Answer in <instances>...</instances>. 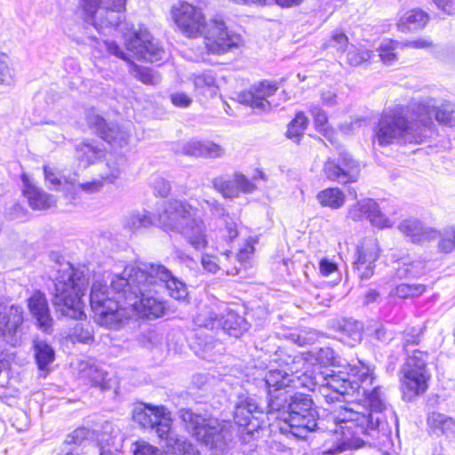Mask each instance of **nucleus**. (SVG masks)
I'll use <instances>...</instances> for the list:
<instances>
[{
	"label": "nucleus",
	"instance_id": "c9c22d12",
	"mask_svg": "<svg viewBox=\"0 0 455 455\" xmlns=\"http://www.w3.org/2000/svg\"><path fill=\"white\" fill-rule=\"evenodd\" d=\"M212 188L220 193L225 198L237 197V189L235 178L230 175L224 174L215 177L212 180Z\"/></svg>",
	"mask_w": 455,
	"mask_h": 455
},
{
	"label": "nucleus",
	"instance_id": "5fc2aeb1",
	"mask_svg": "<svg viewBox=\"0 0 455 455\" xmlns=\"http://www.w3.org/2000/svg\"><path fill=\"white\" fill-rule=\"evenodd\" d=\"M44 173L45 180L50 184V188L54 190H60L63 187V189L66 188V185L68 184L66 182L64 185L61 182V180L57 177L52 170H51L47 166H44Z\"/></svg>",
	"mask_w": 455,
	"mask_h": 455
},
{
	"label": "nucleus",
	"instance_id": "f8f14e48",
	"mask_svg": "<svg viewBox=\"0 0 455 455\" xmlns=\"http://www.w3.org/2000/svg\"><path fill=\"white\" fill-rule=\"evenodd\" d=\"M263 404L255 396L239 395L235 403L233 418L235 425L244 427L247 433H252L261 427L264 415L272 418L268 406V391Z\"/></svg>",
	"mask_w": 455,
	"mask_h": 455
},
{
	"label": "nucleus",
	"instance_id": "1a4fd4ad",
	"mask_svg": "<svg viewBox=\"0 0 455 455\" xmlns=\"http://www.w3.org/2000/svg\"><path fill=\"white\" fill-rule=\"evenodd\" d=\"M420 332L406 331L403 339L404 351L411 355L408 356L404 375L401 380L403 399L407 402L413 401L423 395L427 390V352L413 348L420 341Z\"/></svg>",
	"mask_w": 455,
	"mask_h": 455
},
{
	"label": "nucleus",
	"instance_id": "72a5a7b5",
	"mask_svg": "<svg viewBox=\"0 0 455 455\" xmlns=\"http://www.w3.org/2000/svg\"><path fill=\"white\" fill-rule=\"evenodd\" d=\"M317 200L323 206L339 209L345 203V195L338 188H329L317 194Z\"/></svg>",
	"mask_w": 455,
	"mask_h": 455
},
{
	"label": "nucleus",
	"instance_id": "6e6d98bb",
	"mask_svg": "<svg viewBox=\"0 0 455 455\" xmlns=\"http://www.w3.org/2000/svg\"><path fill=\"white\" fill-rule=\"evenodd\" d=\"M104 44L106 46L107 51L110 54H112L121 60H124L125 61H128V62L131 61L129 54L126 53L116 42L111 41V40H107L104 42Z\"/></svg>",
	"mask_w": 455,
	"mask_h": 455
},
{
	"label": "nucleus",
	"instance_id": "20e7f679",
	"mask_svg": "<svg viewBox=\"0 0 455 455\" xmlns=\"http://www.w3.org/2000/svg\"><path fill=\"white\" fill-rule=\"evenodd\" d=\"M172 14L176 25L185 36H204L206 47L212 53L224 54L238 45L239 38L229 33L223 20L214 19L206 23L202 11L196 6L182 2Z\"/></svg>",
	"mask_w": 455,
	"mask_h": 455
},
{
	"label": "nucleus",
	"instance_id": "774afa93",
	"mask_svg": "<svg viewBox=\"0 0 455 455\" xmlns=\"http://www.w3.org/2000/svg\"><path fill=\"white\" fill-rule=\"evenodd\" d=\"M321 99L325 106L332 107L336 104L337 95L331 91H326L322 92Z\"/></svg>",
	"mask_w": 455,
	"mask_h": 455
},
{
	"label": "nucleus",
	"instance_id": "37998d69",
	"mask_svg": "<svg viewBox=\"0 0 455 455\" xmlns=\"http://www.w3.org/2000/svg\"><path fill=\"white\" fill-rule=\"evenodd\" d=\"M432 424L435 428H440L446 435H455V420L442 414H432Z\"/></svg>",
	"mask_w": 455,
	"mask_h": 455
},
{
	"label": "nucleus",
	"instance_id": "2eb2a0df",
	"mask_svg": "<svg viewBox=\"0 0 455 455\" xmlns=\"http://www.w3.org/2000/svg\"><path fill=\"white\" fill-rule=\"evenodd\" d=\"M87 122L91 128L112 148H123L128 145L129 132L118 124L110 123L100 115L89 114Z\"/></svg>",
	"mask_w": 455,
	"mask_h": 455
},
{
	"label": "nucleus",
	"instance_id": "0e129e2a",
	"mask_svg": "<svg viewBox=\"0 0 455 455\" xmlns=\"http://www.w3.org/2000/svg\"><path fill=\"white\" fill-rule=\"evenodd\" d=\"M155 190L160 196L165 197L168 196L171 190V185L167 180L164 179H158L155 182Z\"/></svg>",
	"mask_w": 455,
	"mask_h": 455
},
{
	"label": "nucleus",
	"instance_id": "a19ab883",
	"mask_svg": "<svg viewBox=\"0 0 455 455\" xmlns=\"http://www.w3.org/2000/svg\"><path fill=\"white\" fill-rule=\"evenodd\" d=\"M15 82V71L11 67L10 58L0 52V84L11 86Z\"/></svg>",
	"mask_w": 455,
	"mask_h": 455
},
{
	"label": "nucleus",
	"instance_id": "79ce46f5",
	"mask_svg": "<svg viewBox=\"0 0 455 455\" xmlns=\"http://www.w3.org/2000/svg\"><path fill=\"white\" fill-rule=\"evenodd\" d=\"M426 290V286L424 284H409V283H401L398 284L394 291H392V294L397 296L401 299H407L410 297H415L422 294Z\"/></svg>",
	"mask_w": 455,
	"mask_h": 455
},
{
	"label": "nucleus",
	"instance_id": "6ab92c4d",
	"mask_svg": "<svg viewBox=\"0 0 455 455\" xmlns=\"http://www.w3.org/2000/svg\"><path fill=\"white\" fill-rule=\"evenodd\" d=\"M348 218L355 221L368 220L373 226L386 228L389 220L381 212L378 203L371 198L357 202L350 207Z\"/></svg>",
	"mask_w": 455,
	"mask_h": 455
},
{
	"label": "nucleus",
	"instance_id": "864d4df0",
	"mask_svg": "<svg viewBox=\"0 0 455 455\" xmlns=\"http://www.w3.org/2000/svg\"><path fill=\"white\" fill-rule=\"evenodd\" d=\"M235 181L237 189V196L240 192L251 193L255 189V185L242 173L235 174Z\"/></svg>",
	"mask_w": 455,
	"mask_h": 455
},
{
	"label": "nucleus",
	"instance_id": "69168bd1",
	"mask_svg": "<svg viewBox=\"0 0 455 455\" xmlns=\"http://www.w3.org/2000/svg\"><path fill=\"white\" fill-rule=\"evenodd\" d=\"M380 299V293L376 289H369L363 298V304L368 306L378 303Z\"/></svg>",
	"mask_w": 455,
	"mask_h": 455
},
{
	"label": "nucleus",
	"instance_id": "603ef678",
	"mask_svg": "<svg viewBox=\"0 0 455 455\" xmlns=\"http://www.w3.org/2000/svg\"><path fill=\"white\" fill-rule=\"evenodd\" d=\"M310 113L313 116L315 128L318 131L323 130L328 121L327 114L325 111L323 110L319 106H312L310 108Z\"/></svg>",
	"mask_w": 455,
	"mask_h": 455
},
{
	"label": "nucleus",
	"instance_id": "c03bdc74",
	"mask_svg": "<svg viewBox=\"0 0 455 455\" xmlns=\"http://www.w3.org/2000/svg\"><path fill=\"white\" fill-rule=\"evenodd\" d=\"M132 73L136 79L145 84L154 85L159 82L158 76L155 74L154 70L149 68L134 64Z\"/></svg>",
	"mask_w": 455,
	"mask_h": 455
},
{
	"label": "nucleus",
	"instance_id": "f704fd0d",
	"mask_svg": "<svg viewBox=\"0 0 455 455\" xmlns=\"http://www.w3.org/2000/svg\"><path fill=\"white\" fill-rule=\"evenodd\" d=\"M196 90L200 93L212 97L217 93L218 87L216 80L212 71H205L197 74L194 77Z\"/></svg>",
	"mask_w": 455,
	"mask_h": 455
},
{
	"label": "nucleus",
	"instance_id": "c85d7f7f",
	"mask_svg": "<svg viewBox=\"0 0 455 455\" xmlns=\"http://www.w3.org/2000/svg\"><path fill=\"white\" fill-rule=\"evenodd\" d=\"M399 230L410 237L412 243H419L426 237L423 223L416 218H408L399 223Z\"/></svg>",
	"mask_w": 455,
	"mask_h": 455
},
{
	"label": "nucleus",
	"instance_id": "0eeeda50",
	"mask_svg": "<svg viewBox=\"0 0 455 455\" xmlns=\"http://www.w3.org/2000/svg\"><path fill=\"white\" fill-rule=\"evenodd\" d=\"M158 220L162 228L182 235L195 250L202 251L207 246L205 225L196 215V210L186 202H165L158 214Z\"/></svg>",
	"mask_w": 455,
	"mask_h": 455
},
{
	"label": "nucleus",
	"instance_id": "f257e3e1",
	"mask_svg": "<svg viewBox=\"0 0 455 455\" xmlns=\"http://www.w3.org/2000/svg\"><path fill=\"white\" fill-rule=\"evenodd\" d=\"M374 380L373 370L361 361L358 364H348L343 370L332 371L326 376L323 387L331 390V393L323 394L327 403L339 401L341 397L344 400L363 397L369 408L358 411L344 407L330 416L335 425L331 431L340 432L342 440L323 450V455H337L363 446L383 449L390 443L392 429L384 418L388 412L395 426L398 419L395 412L388 409L380 387L370 388Z\"/></svg>",
	"mask_w": 455,
	"mask_h": 455
},
{
	"label": "nucleus",
	"instance_id": "ea45409f",
	"mask_svg": "<svg viewBox=\"0 0 455 455\" xmlns=\"http://www.w3.org/2000/svg\"><path fill=\"white\" fill-rule=\"evenodd\" d=\"M102 187V183L99 180H93L90 182L84 183H70L66 185V193L67 197L70 201H75L76 199V195L78 191H84L85 193H92L95 191H99Z\"/></svg>",
	"mask_w": 455,
	"mask_h": 455
},
{
	"label": "nucleus",
	"instance_id": "7ed1b4c3",
	"mask_svg": "<svg viewBox=\"0 0 455 455\" xmlns=\"http://www.w3.org/2000/svg\"><path fill=\"white\" fill-rule=\"evenodd\" d=\"M273 361L279 368L268 370L259 383L268 391V410L272 419L279 420V431L285 436L306 439L312 432L322 430L323 420L319 419L317 406L311 395L294 392V388L305 387L314 390L317 385L322 387L323 395L331 393L320 383L316 376L301 371L306 360L298 352L289 354L279 348L274 354Z\"/></svg>",
	"mask_w": 455,
	"mask_h": 455
},
{
	"label": "nucleus",
	"instance_id": "e433bc0d",
	"mask_svg": "<svg viewBox=\"0 0 455 455\" xmlns=\"http://www.w3.org/2000/svg\"><path fill=\"white\" fill-rule=\"evenodd\" d=\"M308 124V118L305 116L304 112L299 111L295 115V117L289 123L286 131L288 139L296 143L300 141L303 137L304 131Z\"/></svg>",
	"mask_w": 455,
	"mask_h": 455
},
{
	"label": "nucleus",
	"instance_id": "338daca9",
	"mask_svg": "<svg viewBox=\"0 0 455 455\" xmlns=\"http://www.w3.org/2000/svg\"><path fill=\"white\" fill-rule=\"evenodd\" d=\"M319 357L325 359L328 363H333L336 359L335 352L331 347L321 348L319 351Z\"/></svg>",
	"mask_w": 455,
	"mask_h": 455
},
{
	"label": "nucleus",
	"instance_id": "412c9836",
	"mask_svg": "<svg viewBox=\"0 0 455 455\" xmlns=\"http://www.w3.org/2000/svg\"><path fill=\"white\" fill-rule=\"evenodd\" d=\"M181 153L189 156L215 159L224 156L225 149L211 140H190L182 145Z\"/></svg>",
	"mask_w": 455,
	"mask_h": 455
},
{
	"label": "nucleus",
	"instance_id": "39448f33",
	"mask_svg": "<svg viewBox=\"0 0 455 455\" xmlns=\"http://www.w3.org/2000/svg\"><path fill=\"white\" fill-rule=\"evenodd\" d=\"M180 417L186 430L214 455H225L233 448L237 433L230 421L207 418L191 409H181Z\"/></svg>",
	"mask_w": 455,
	"mask_h": 455
},
{
	"label": "nucleus",
	"instance_id": "4d7b16f0",
	"mask_svg": "<svg viewBox=\"0 0 455 455\" xmlns=\"http://www.w3.org/2000/svg\"><path fill=\"white\" fill-rule=\"evenodd\" d=\"M134 455H163L161 451L153 445L141 443L137 445Z\"/></svg>",
	"mask_w": 455,
	"mask_h": 455
},
{
	"label": "nucleus",
	"instance_id": "6e6552de",
	"mask_svg": "<svg viewBox=\"0 0 455 455\" xmlns=\"http://www.w3.org/2000/svg\"><path fill=\"white\" fill-rule=\"evenodd\" d=\"M410 108H396L384 112L374 127V136L380 147L397 143H419L423 140L422 132L427 128V114L420 113L415 118H409Z\"/></svg>",
	"mask_w": 455,
	"mask_h": 455
},
{
	"label": "nucleus",
	"instance_id": "bb28decb",
	"mask_svg": "<svg viewBox=\"0 0 455 455\" xmlns=\"http://www.w3.org/2000/svg\"><path fill=\"white\" fill-rule=\"evenodd\" d=\"M434 113L435 120L443 124L455 126V105L451 102H443L440 106L435 101L428 99V115Z\"/></svg>",
	"mask_w": 455,
	"mask_h": 455
},
{
	"label": "nucleus",
	"instance_id": "09e8293b",
	"mask_svg": "<svg viewBox=\"0 0 455 455\" xmlns=\"http://www.w3.org/2000/svg\"><path fill=\"white\" fill-rule=\"evenodd\" d=\"M222 220L225 223V228L220 230V232H222V236L227 242H233L239 234L237 230V223L229 214L228 218H223Z\"/></svg>",
	"mask_w": 455,
	"mask_h": 455
},
{
	"label": "nucleus",
	"instance_id": "3c124183",
	"mask_svg": "<svg viewBox=\"0 0 455 455\" xmlns=\"http://www.w3.org/2000/svg\"><path fill=\"white\" fill-rule=\"evenodd\" d=\"M73 338L80 343L89 344L93 341V336L89 328H84L82 323H76L73 329Z\"/></svg>",
	"mask_w": 455,
	"mask_h": 455
},
{
	"label": "nucleus",
	"instance_id": "13d9d810",
	"mask_svg": "<svg viewBox=\"0 0 455 455\" xmlns=\"http://www.w3.org/2000/svg\"><path fill=\"white\" fill-rule=\"evenodd\" d=\"M172 103L179 108H188L192 100L184 92H176L171 95Z\"/></svg>",
	"mask_w": 455,
	"mask_h": 455
},
{
	"label": "nucleus",
	"instance_id": "dca6fc26",
	"mask_svg": "<svg viewBox=\"0 0 455 455\" xmlns=\"http://www.w3.org/2000/svg\"><path fill=\"white\" fill-rule=\"evenodd\" d=\"M23 323V311L19 306L6 308L0 304V339L12 347H16L20 339V326Z\"/></svg>",
	"mask_w": 455,
	"mask_h": 455
},
{
	"label": "nucleus",
	"instance_id": "9d476101",
	"mask_svg": "<svg viewBox=\"0 0 455 455\" xmlns=\"http://www.w3.org/2000/svg\"><path fill=\"white\" fill-rule=\"evenodd\" d=\"M80 5L89 22L102 34L107 29L122 26L126 0H80Z\"/></svg>",
	"mask_w": 455,
	"mask_h": 455
},
{
	"label": "nucleus",
	"instance_id": "aec40b11",
	"mask_svg": "<svg viewBox=\"0 0 455 455\" xmlns=\"http://www.w3.org/2000/svg\"><path fill=\"white\" fill-rule=\"evenodd\" d=\"M28 307L39 330L50 333L52 329L53 319L46 296L41 291H35L27 299Z\"/></svg>",
	"mask_w": 455,
	"mask_h": 455
},
{
	"label": "nucleus",
	"instance_id": "b1692460",
	"mask_svg": "<svg viewBox=\"0 0 455 455\" xmlns=\"http://www.w3.org/2000/svg\"><path fill=\"white\" fill-rule=\"evenodd\" d=\"M363 323L354 319H343L339 323V340L350 347H355L363 339Z\"/></svg>",
	"mask_w": 455,
	"mask_h": 455
},
{
	"label": "nucleus",
	"instance_id": "a878e982",
	"mask_svg": "<svg viewBox=\"0 0 455 455\" xmlns=\"http://www.w3.org/2000/svg\"><path fill=\"white\" fill-rule=\"evenodd\" d=\"M220 319V328L231 337L239 338L249 329V323L245 318L234 311L228 312Z\"/></svg>",
	"mask_w": 455,
	"mask_h": 455
},
{
	"label": "nucleus",
	"instance_id": "393cba45",
	"mask_svg": "<svg viewBox=\"0 0 455 455\" xmlns=\"http://www.w3.org/2000/svg\"><path fill=\"white\" fill-rule=\"evenodd\" d=\"M34 358L40 371H48L50 365L55 360L54 348L45 340L33 341Z\"/></svg>",
	"mask_w": 455,
	"mask_h": 455
},
{
	"label": "nucleus",
	"instance_id": "c756f323",
	"mask_svg": "<svg viewBox=\"0 0 455 455\" xmlns=\"http://www.w3.org/2000/svg\"><path fill=\"white\" fill-rule=\"evenodd\" d=\"M427 23V14L419 9L411 10L401 18L398 28L402 32L415 31Z\"/></svg>",
	"mask_w": 455,
	"mask_h": 455
},
{
	"label": "nucleus",
	"instance_id": "4be33fe9",
	"mask_svg": "<svg viewBox=\"0 0 455 455\" xmlns=\"http://www.w3.org/2000/svg\"><path fill=\"white\" fill-rule=\"evenodd\" d=\"M164 451L166 455H200L196 446L184 436H180L170 431L163 437Z\"/></svg>",
	"mask_w": 455,
	"mask_h": 455
},
{
	"label": "nucleus",
	"instance_id": "a211bd4d",
	"mask_svg": "<svg viewBox=\"0 0 455 455\" xmlns=\"http://www.w3.org/2000/svg\"><path fill=\"white\" fill-rule=\"evenodd\" d=\"M379 255L375 243H365L357 246L353 262V271L363 281L369 280L374 274L375 262Z\"/></svg>",
	"mask_w": 455,
	"mask_h": 455
},
{
	"label": "nucleus",
	"instance_id": "de8ad7c7",
	"mask_svg": "<svg viewBox=\"0 0 455 455\" xmlns=\"http://www.w3.org/2000/svg\"><path fill=\"white\" fill-rule=\"evenodd\" d=\"M379 52L381 60L387 65H391L396 60V53L395 52V46L392 41L381 43Z\"/></svg>",
	"mask_w": 455,
	"mask_h": 455
},
{
	"label": "nucleus",
	"instance_id": "4468645a",
	"mask_svg": "<svg viewBox=\"0 0 455 455\" xmlns=\"http://www.w3.org/2000/svg\"><path fill=\"white\" fill-rule=\"evenodd\" d=\"M323 172L329 180L347 184L357 180L360 168L349 153L341 151L337 158L329 157L325 161Z\"/></svg>",
	"mask_w": 455,
	"mask_h": 455
},
{
	"label": "nucleus",
	"instance_id": "a18cd8bd",
	"mask_svg": "<svg viewBox=\"0 0 455 455\" xmlns=\"http://www.w3.org/2000/svg\"><path fill=\"white\" fill-rule=\"evenodd\" d=\"M94 431L87 427H78L68 435L65 440L67 444L81 445L94 438Z\"/></svg>",
	"mask_w": 455,
	"mask_h": 455
},
{
	"label": "nucleus",
	"instance_id": "58836bf2",
	"mask_svg": "<svg viewBox=\"0 0 455 455\" xmlns=\"http://www.w3.org/2000/svg\"><path fill=\"white\" fill-rule=\"evenodd\" d=\"M87 375L92 385L99 387L101 391L109 390L113 387V381L108 373L97 366H91L88 369Z\"/></svg>",
	"mask_w": 455,
	"mask_h": 455
},
{
	"label": "nucleus",
	"instance_id": "e2e57ef3",
	"mask_svg": "<svg viewBox=\"0 0 455 455\" xmlns=\"http://www.w3.org/2000/svg\"><path fill=\"white\" fill-rule=\"evenodd\" d=\"M5 214L10 220H19L24 217L25 210L20 204H14L6 210Z\"/></svg>",
	"mask_w": 455,
	"mask_h": 455
},
{
	"label": "nucleus",
	"instance_id": "5701e85b",
	"mask_svg": "<svg viewBox=\"0 0 455 455\" xmlns=\"http://www.w3.org/2000/svg\"><path fill=\"white\" fill-rule=\"evenodd\" d=\"M23 194L28 198L30 207L34 210H45L50 208L53 196L45 193L43 189L32 184L27 176H22Z\"/></svg>",
	"mask_w": 455,
	"mask_h": 455
},
{
	"label": "nucleus",
	"instance_id": "f03ea898",
	"mask_svg": "<svg viewBox=\"0 0 455 455\" xmlns=\"http://www.w3.org/2000/svg\"><path fill=\"white\" fill-rule=\"evenodd\" d=\"M110 287L112 298L106 284L94 282L90 304L97 323L114 330L123 324L124 306L132 307L142 317L156 319L165 314L163 292L168 291L177 300H184L188 294L183 281L163 264L152 262L126 266L113 276Z\"/></svg>",
	"mask_w": 455,
	"mask_h": 455
},
{
	"label": "nucleus",
	"instance_id": "423d86ee",
	"mask_svg": "<svg viewBox=\"0 0 455 455\" xmlns=\"http://www.w3.org/2000/svg\"><path fill=\"white\" fill-rule=\"evenodd\" d=\"M89 283L84 270L75 268L69 262L59 263L54 282L52 303L57 312L71 319H82V297Z\"/></svg>",
	"mask_w": 455,
	"mask_h": 455
},
{
	"label": "nucleus",
	"instance_id": "ddd939ff",
	"mask_svg": "<svg viewBox=\"0 0 455 455\" xmlns=\"http://www.w3.org/2000/svg\"><path fill=\"white\" fill-rule=\"evenodd\" d=\"M133 419L141 427L155 431L158 437L164 436L172 426L170 411L164 405L140 403L133 410Z\"/></svg>",
	"mask_w": 455,
	"mask_h": 455
},
{
	"label": "nucleus",
	"instance_id": "49530a36",
	"mask_svg": "<svg viewBox=\"0 0 455 455\" xmlns=\"http://www.w3.org/2000/svg\"><path fill=\"white\" fill-rule=\"evenodd\" d=\"M370 335L382 344H387L394 339V332L383 324H375L368 327Z\"/></svg>",
	"mask_w": 455,
	"mask_h": 455
},
{
	"label": "nucleus",
	"instance_id": "8fccbe9b",
	"mask_svg": "<svg viewBox=\"0 0 455 455\" xmlns=\"http://www.w3.org/2000/svg\"><path fill=\"white\" fill-rule=\"evenodd\" d=\"M204 203L206 204L212 216L219 219L228 218L229 213L224 205L220 204L215 198L210 197L208 199H204Z\"/></svg>",
	"mask_w": 455,
	"mask_h": 455
},
{
	"label": "nucleus",
	"instance_id": "cd10ccee",
	"mask_svg": "<svg viewBox=\"0 0 455 455\" xmlns=\"http://www.w3.org/2000/svg\"><path fill=\"white\" fill-rule=\"evenodd\" d=\"M438 239V251L449 253L455 248V226L446 228L443 234L437 230L428 229V242Z\"/></svg>",
	"mask_w": 455,
	"mask_h": 455
},
{
	"label": "nucleus",
	"instance_id": "7c9ffc66",
	"mask_svg": "<svg viewBox=\"0 0 455 455\" xmlns=\"http://www.w3.org/2000/svg\"><path fill=\"white\" fill-rule=\"evenodd\" d=\"M76 151L77 158L86 165L93 164L104 156V150L92 141L80 143L76 147Z\"/></svg>",
	"mask_w": 455,
	"mask_h": 455
},
{
	"label": "nucleus",
	"instance_id": "473e14b6",
	"mask_svg": "<svg viewBox=\"0 0 455 455\" xmlns=\"http://www.w3.org/2000/svg\"><path fill=\"white\" fill-rule=\"evenodd\" d=\"M120 429L110 421H105L101 426L100 434L98 435L100 444L105 443L106 446H111L116 451H119L121 440Z\"/></svg>",
	"mask_w": 455,
	"mask_h": 455
},
{
	"label": "nucleus",
	"instance_id": "2f4dec72",
	"mask_svg": "<svg viewBox=\"0 0 455 455\" xmlns=\"http://www.w3.org/2000/svg\"><path fill=\"white\" fill-rule=\"evenodd\" d=\"M152 225V215L147 211L132 212L129 216L126 217L124 221V228L133 233L147 229Z\"/></svg>",
	"mask_w": 455,
	"mask_h": 455
},
{
	"label": "nucleus",
	"instance_id": "f3484780",
	"mask_svg": "<svg viewBox=\"0 0 455 455\" xmlns=\"http://www.w3.org/2000/svg\"><path fill=\"white\" fill-rule=\"evenodd\" d=\"M277 89L275 82L265 80L254 85L250 91L240 92L237 96L238 101L253 109L267 111L270 109V102L267 99L274 95Z\"/></svg>",
	"mask_w": 455,
	"mask_h": 455
},
{
	"label": "nucleus",
	"instance_id": "9b49d317",
	"mask_svg": "<svg viewBox=\"0 0 455 455\" xmlns=\"http://www.w3.org/2000/svg\"><path fill=\"white\" fill-rule=\"evenodd\" d=\"M123 30V28H121ZM124 37L127 51L132 52L139 60H144L151 63L162 61L166 58V52L160 44L144 27L138 29L128 28L124 24Z\"/></svg>",
	"mask_w": 455,
	"mask_h": 455
},
{
	"label": "nucleus",
	"instance_id": "bf43d9fd",
	"mask_svg": "<svg viewBox=\"0 0 455 455\" xmlns=\"http://www.w3.org/2000/svg\"><path fill=\"white\" fill-rule=\"evenodd\" d=\"M319 270L322 275L329 276L337 270V265L327 258H323L319 262Z\"/></svg>",
	"mask_w": 455,
	"mask_h": 455
},
{
	"label": "nucleus",
	"instance_id": "4c0bfd02",
	"mask_svg": "<svg viewBox=\"0 0 455 455\" xmlns=\"http://www.w3.org/2000/svg\"><path fill=\"white\" fill-rule=\"evenodd\" d=\"M196 326L206 330H218L220 327L221 319L218 314L210 309L201 310L194 318Z\"/></svg>",
	"mask_w": 455,
	"mask_h": 455
},
{
	"label": "nucleus",
	"instance_id": "052dcab7",
	"mask_svg": "<svg viewBox=\"0 0 455 455\" xmlns=\"http://www.w3.org/2000/svg\"><path fill=\"white\" fill-rule=\"evenodd\" d=\"M201 263L204 269L209 273L215 274L220 269L219 265L215 261V258L211 255H203Z\"/></svg>",
	"mask_w": 455,
	"mask_h": 455
},
{
	"label": "nucleus",
	"instance_id": "680f3d73",
	"mask_svg": "<svg viewBox=\"0 0 455 455\" xmlns=\"http://www.w3.org/2000/svg\"><path fill=\"white\" fill-rule=\"evenodd\" d=\"M347 36L341 31H335L331 36V42L334 43L333 46L337 47L338 51L344 52L347 44Z\"/></svg>",
	"mask_w": 455,
	"mask_h": 455
}]
</instances>
